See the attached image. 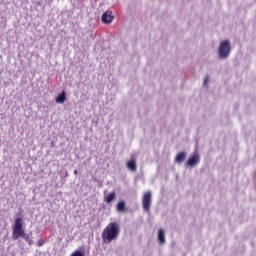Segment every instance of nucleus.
Returning <instances> with one entry per match:
<instances>
[{"mask_svg":"<svg viewBox=\"0 0 256 256\" xmlns=\"http://www.w3.org/2000/svg\"><path fill=\"white\" fill-rule=\"evenodd\" d=\"M119 233V224H117L116 222L109 223L102 232L103 243L109 245V243H111L112 241H117Z\"/></svg>","mask_w":256,"mask_h":256,"instance_id":"obj_1","label":"nucleus"},{"mask_svg":"<svg viewBox=\"0 0 256 256\" xmlns=\"http://www.w3.org/2000/svg\"><path fill=\"white\" fill-rule=\"evenodd\" d=\"M26 234L27 233H25V229L23 228V218L17 217L12 226V239L17 241L19 237L24 238Z\"/></svg>","mask_w":256,"mask_h":256,"instance_id":"obj_2","label":"nucleus"},{"mask_svg":"<svg viewBox=\"0 0 256 256\" xmlns=\"http://www.w3.org/2000/svg\"><path fill=\"white\" fill-rule=\"evenodd\" d=\"M231 53V43L228 39H226L225 41H221L220 45H219V55L222 58H226L229 57Z\"/></svg>","mask_w":256,"mask_h":256,"instance_id":"obj_3","label":"nucleus"},{"mask_svg":"<svg viewBox=\"0 0 256 256\" xmlns=\"http://www.w3.org/2000/svg\"><path fill=\"white\" fill-rule=\"evenodd\" d=\"M151 204H152V192L145 191L142 198V206L144 208V211H147V213H150Z\"/></svg>","mask_w":256,"mask_h":256,"instance_id":"obj_4","label":"nucleus"},{"mask_svg":"<svg viewBox=\"0 0 256 256\" xmlns=\"http://www.w3.org/2000/svg\"><path fill=\"white\" fill-rule=\"evenodd\" d=\"M113 19H115V16H113V12L112 11H106L102 14L101 17V21L102 23H104L105 25L109 24V23H113Z\"/></svg>","mask_w":256,"mask_h":256,"instance_id":"obj_5","label":"nucleus"},{"mask_svg":"<svg viewBox=\"0 0 256 256\" xmlns=\"http://www.w3.org/2000/svg\"><path fill=\"white\" fill-rule=\"evenodd\" d=\"M200 161V155L197 152H194L186 161V165H189L190 167H193L194 165H197Z\"/></svg>","mask_w":256,"mask_h":256,"instance_id":"obj_6","label":"nucleus"},{"mask_svg":"<svg viewBox=\"0 0 256 256\" xmlns=\"http://www.w3.org/2000/svg\"><path fill=\"white\" fill-rule=\"evenodd\" d=\"M103 195H104V201L109 205L111 203H113V201H115V199H117V194L115 193V191L107 194V190L103 191Z\"/></svg>","mask_w":256,"mask_h":256,"instance_id":"obj_7","label":"nucleus"},{"mask_svg":"<svg viewBox=\"0 0 256 256\" xmlns=\"http://www.w3.org/2000/svg\"><path fill=\"white\" fill-rule=\"evenodd\" d=\"M116 211L117 213H127V202H125V200H120L116 204Z\"/></svg>","mask_w":256,"mask_h":256,"instance_id":"obj_8","label":"nucleus"},{"mask_svg":"<svg viewBox=\"0 0 256 256\" xmlns=\"http://www.w3.org/2000/svg\"><path fill=\"white\" fill-rule=\"evenodd\" d=\"M186 159V151H181L175 157L177 163H182Z\"/></svg>","mask_w":256,"mask_h":256,"instance_id":"obj_9","label":"nucleus"},{"mask_svg":"<svg viewBox=\"0 0 256 256\" xmlns=\"http://www.w3.org/2000/svg\"><path fill=\"white\" fill-rule=\"evenodd\" d=\"M67 99V96L65 94V90L62 91L61 94H59L56 97V103H65V100Z\"/></svg>","mask_w":256,"mask_h":256,"instance_id":"obj_10","label":"nucleus"},{"mask_svg":"<svg viewBox=\"0 0 256 256\" xmlns=\"http://www.w3.org/2000/svg\"><path fill=\"white\" fill-rule=\"evenodd\" d=\"M158 240H159V243H166L165 230H159Z\"/></svg>","mask_w":256,"mask_h":256,"instance_id":"obj_11","label":"nucleus"},{"mask_svg":"<svg viewBox=\"0 0 256 256\" xmlns=\"http://www.w3.org/2000/svg\"><path fill=\"white\" fill-rule=\"evenodd\" d=\"M22 239H24V241H26V243H28V245H30V246L35 245V242L33 241V239H31L29 234L24 235V237Z\"/></svg>","mask_w":256,"mask_h":256,"instance_id":"obj_12","label":"nucleus"},{"mask_svg":"<svg viewBox=\"0 0 256 256\" xmlns=\"http://www.w3.org/2000/svg\"><path fill=\"white\" fill-rule=\"evenodd\" d=\"M130 169H131L132 171H136V169H137V163H136L135 159H130Z\"/></svg>","mask_w":256,"mask_h":256,"instance_id":"obj_13","label":"nucleus"},{"mask_svg":"<svg viewBox=\"0 0 256 256\" xmlns=\"http://www.w3.org/2000/svg\"><path fill=\"white\" fill-rule=\"evenodd\" d=\"M70 256H85V253L81 250H76Z\"/></svg>","mask_w":256,"mask_h":256,"instance_id":"obj_14","label":"nucleus"},{"mask_svg":"<svg viewBox=\"0 0 256 256\" xmlns=\"http://www.w3.org/2000/svg\"><path fill=\"white\" fill-rule=\"evenodd\" d=\"M118 1L119 0H106V3L111 7H114V5H117Z\"/></svg>","mask_w":256,"mask_h":256,"instance_id":"obj_15","label":"nucleus"},{"mask_svg":"<svg viewBox=\"0 0 256 256\" xmlns=\"http://www.w3.org/2000/svg\"><path fill=\"white\" fill-rule=\"evenodd\" d=\"M209 81H210V77L209 75H206L204 78V85H208Z\"/></svg>","mask_w":256,"mask_h":256,"instance_id":"obj_16","label":"nucleus"},{"mask_svg":"<svg viewBox=\"0 0 256 256\" xmlns=\"http://www.w3.org/2000/svg\"><path fill=\"white\" fill-rule=\"evenodd\" d=\"M37 245H38V247H43V245H45V241L39 240V241L37 242Z\"/></svg>","mask_w":256,"mask_h":256,"instance_id":"obj_17","label":"nucleus"},{"mask_svg":"<svg viewBox=\"0 0 256 256\" xmlns=\"http://www.w3.org/2000/svg\"><path fill=\"white\" fill-rule=\"evenodd\" d=\"M126 167H129V161L126 162Z\"/></svg>","mask_w":256,"mask_h":256,"instance_id":"obj_18","label":"nucleus"},{"mask_svg":"<svg viewBox=\"0 0 256 256\" xmlns=\"http://www.w3.org/2000/svg\"><path fill=\"white\" fill-rule=\"evenodd\" d=\"M75 175H77V170L74 171Z\"/></svg>","mask_w":256,"mask_h":256,"instance_id":"obj_19","label":"nucleus"}]
</instances>
